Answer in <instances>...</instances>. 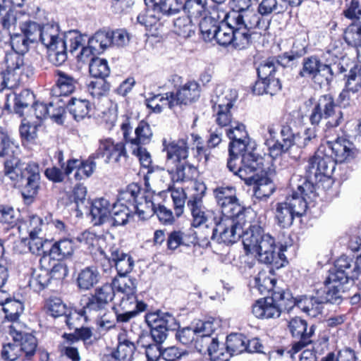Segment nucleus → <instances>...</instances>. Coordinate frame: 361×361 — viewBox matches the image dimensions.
Masks as SVG:
<instances>
[{"label": "nucleus", "instance_id": "57", "mask_svg": "<svg viewBox=\"0 0 361 361\" xmlns=\"http://www.w3.org/2000/svg\"><path fill=\"white\" fill-rule=\"evenodd\" d=\"M219 25L212 18H204L200 23V30L203 39L206 42H211L215 39L216 33L219 27Z\"/></svg>", "mask_w": 361, "mask_h": 361}, {"label": "nucleus", "instance_id": "9", "mask_svg": "<svg viewBox=\"0 0 361 361\" xmlns=\"http://www.w3.org/2000/svg\"><path fill=\"white\" fill-rule=\"evenodd\" d=\"M245 221H236L235 219L220 218L213 231V238L224 243H233L243 236Z\"/></svg>", "mask_w": 361, "mask_h": 361}, {"label": "nucleus", "instance_id": "55", "mask_svg": "<svg viewBox=\"0 0 361 361\" xmlns=\"http://www.w3.org/2000/svg\"><path fill=\"white\" fill-rule=\"evenodd\" d=\"M275 283V280L271 278L266 271H262L255 277L252 286L257 289L261 294H264L273 290Z\"/></svg>", "mask_w": 361, "mask_h": 361}, {"label": "nucleus", "instance_id": "13", "mask_svg": "<svg viewBox=\"0 0 361 361\" xmlns=\"http://www.w3.org/2000/svg\"><path fill=\"white\" fill-rule=\"evenodd\" d=\"M121 130L123 137L127 143L131 147H139L149 144L152 139L153 132L148 123L141 121L135 129V136L130 135L132 128L128 119L121 124Z\"/></svg>", "mask_w": 361, "mask_h": 361}, {"label": "nucleus", "instance_id": "18", "mask_svg": "<svg viewBox=\"0 0 361 361\" xmlns=\"http://www.w3.org/2000/svg\"><path fill=\"white\" fill-rule=\"evenodd\" d=\"M226 18L230 20V25L239 26L249 30L257 27L260 23L259 14L251 7L233 11L231 14L226 16Z\"/></svg>", "mask_w": 361, "mask_h": 361}, {"label": "nucleus", "instance_id": "51", "mask_svg": "<svg viewBox=\"0 0 361 361\" xmlns=\"http://www.w3.org/2000/svg\"><path fill=\"white\" fill-rule=\"evenodd\" d=\"M218 326L219 322L214 319L197 323L195 328L197 333V345L203 342L206 337H212V334Z\"/></svg>", "mask_w": 361, "mask_h": 361}, {"label": "nucleus", "instance_id": "20", "mask_svg": "<svg viewBox=\"0 0 361 361\" xmlns=\"http://www.w3.org/2000/svg\"><path fill=\"white\" fill-rule=\"evenodd\" d=\"M254 316L258 319H275L281 314V307L274 298H265L257 300L252 305Z\"/></svg>", "mask_w": 361, "mask_h": 361}, {"label": "nucleus", "instance_id": "1", "mask_svg": "<svg viewBox=\"0 0 361 361\" xmlns=\"http://www.w3.org/2000/svg\"><path fill=\"white\" fill-rule=\"evenodd\" d=\"M231 140L227 161L228 169L242 180L252 178L258 169V156L254 152L255 143L249 137L245 126L238 121L226 129Z\"/></svg>", "mask_w": 361, "mask_h": 361}, {"label": "nucleus", "instance_id": "60", "mask_svg": "<svg viewBox=\"0 0 361 361\" xmlns=\"http://www.w3.org/2000/svg\"><path fill=\"white\" fill-rule=\"evenodd\" d=\"M96 300L108 306L115 296V290L111 283H105L96 288L93 294L91 295Z\"/></svg>", "mask_w": 361, "mask_h": 361}, {"label": "nucleus", "instance_id": "31", "mask_svg": "<svg viewBox=\"0 0 361 361\" xmlns=\"http://www.w3.org/2000/svg\"><path fill=\"white\" fill-rule=\"evenodd\" d=\"M199 85L195 82H188L183 85L173 94L174 106L177 105H187L195 102L200 97Z\"/></svg>", "mask_w": 361, "mask_h": 361}, {"label": "nucleus", "instance_id": "12", "mask_svg": "<svg viewBox=\"0 0 361 361\" xmlns=\"http://www.w3.org/2000/svg\"><path fill=\"white\" fill-rule=\"evenodd\" d=\"M326 152L331 155L335 164L348 162L357 155V149L353 142L344 137H338L334 141H327L322 145Z\"/></svg>", "mask_w": 361, "mask_h": 361}, {"label": "nucleus", "instance_id": "37", "mask_svg": "<svg viewBox=\"0 0 361 361\" xmlns=\"http://www.w3.org/2000/svg\"><path fill=\"white\" fill-rule=\"evenodd\" d=\"M99 273L96 267H85L78 274V286L82 290H90L99 282Z\"/></svg>", "mask_w": 361, "mask_h": 361}, {"label": "nucleus", "instance_id": "19", "mask_svg": "<svg viewBox=\"0 0 361 361\" xmlns=\"http://www.w3.org/2000/svg\"><path fill=\"white\" fill-rule=\"evenodd\" d=\"M26 183L22 189V195L26 200L32 201L37 195L39 188L40 173L39 165L33 161L29 162L25 168Z\"/></svg>", "mask_w": 361, "mask_h": 361}, {"label": "nucleus", "instance_id": "29", "mask_svg": "<svg viewBox=\"0 0 361 361\" xmlns=\"http://www.w3.org/2000/svg\"><path fill=\"white\" fill-rule=\"evenodd\" d=\"M111 204L105 198L94 200L90 207V215L94 225H101L111 219Z\"/></svg>", "mask_w": 361, "mask_h": 361}, {"label": "nucleus", "instance_id": "16", "mask_svg": "<svg viewBox=\"0 0 361 361\" xmlns=\"http://www.w3.org/2000/svg\"><path fill=\"white\" fill-rule=\"evenodd\" d=\"M194 188L200 192L192 195L188 202V206L191 211L193 218L192 225L194 227H198L205 224L208 218V214L202 205V200L206 190V186L203 183H195Z\"/></svg>", "mask_w": 361, "mask_h": 361}, {"label": "nucleus", "instance_id": "42", "mask_svg": "<svg viewBox=\"0 0 361 361\" xmlns=\"http://www.w3.org/2000/svg\"><path fill=\"white\" fill-rule=\"evenodd\" d=\"M247 338L240 334H231L226 338V353H229L230 357L240 355L246 350Z\"/></svg>", "mask_w": 361, "mask_h": 361}, {"label": "nucleus", "instance_id": "27", "mask_svg": "<svg viewBox=\"0 0 361 361\" xmlns=\"http://www.w3.org/2000/svg\"><path fill=\"white\" fill-rule=\"evenodd\" d=\"M321 290H317L312 296H304L297 301V306L312 317L322 312L323 304Z\"/></svg>", "mask_w": 361, "mask_h": 361}, {"label": "nucleus", "instance_id": "43", "mask_svg": "<svg viewBox=\"0 0 361 361\" xmlns=\"http://www.w3.org/2000/svg\"><path fill=\"white\" fill-rule=\"evenodd\" d=\"M19 152V145L7 133L0 130V157L17 156Z\"/></svg>", "mask_w": 361, "mask_h": 361}, {"label": "nucleus", "instance_id": "10", "mask_svg": "<svg viewBox=\"0 0 361 361\" xmlns=\"http://www.w3.org/2000/svg\"><path fill=\"white\" fill-rule=\"evenodd\" d=\"M145 320L151 328L152 339L159 345L167 338L168 331L176 327L175 318L169 313H149L146 315Z\"/></svg>", "mask_w": 361, "mask_h": 361}, {"label": "nucleus", "instance_id": "47", "mask_svg": "<svg viewBox=\"0 0 361 361\" xmlns=\"http://www.w3.org/2000/svg\"><path fill=\"white\" fill-rule=\"evenodd\" d=\"M111 284L115 290L125 295L135 293L136 283L135 280L126 276H118L114 278Z\"/></svg>", "mask_w": 361, "mask_h": 361}, {"label": "nucleus", "instance_id": "59", "mask_svg": "<svg viewBox=\"0 0 361 361\" xmlns=\"http://www.w3.org/2000/svg\"><path fill=\"white\" fill-rule=\"evenodd\" d=\"M64 341L61 345V351L73 361H79L80 355L78 348L73 345L77 340L75 335L72 334L63 335Z\"/></svg>", "mask_w": 361, "mask_h": 361}, {"label": "nucleus", "instance_id": "30", "mask_svg": "<svg viewBox=\"0 0 361 361\" xmlns=\"http://www.w3.org/2000/svg\"><path fill=\"white\" fill-rule=\"evenodd\" d=\"M23 163L16 156L11 157L4 162V180H10L13 185L25 177Z\"/></svg>", "mask_w": 361, "mask_h": 361}, {"label": "nucleus", "instance_id": "53", "mask_svg": "<svg viewBox=\"0 0 361 361\" xmlns=\"http://www.w3.org/2000/svg\"><path fill=\"white\" fill-rule=\"evenodd\" d=\"M146 305L142 302H138L135 293L123 295L117 307L121 310H129L133 312H142L145 310Z\"/></svg>", "mask_w": 361, "mask_h": 361}, {"label": "nucleus", "instance_id": "32", "mask_svg": "<svg viewBox=\"0 0 361 361\" xmlns=\"http://www.w3.org/2000/svg\"><path fill=\"white\" fill-rule=\"evenodd\" d=\"M10 334L13 341L18 343V346L20 348V354L25 353V355L28 358L35 354L37 348V341L35 336L27 334H23L16 329L14 324L10 326Z\"/></svg>", "mask_w": 361, "mask_h": 361}, {"label": "nucleus", "instance_id": "62", "mask_svg": "<svg viewBox=\"0 0 361 361\" xmlns=\"http://www.w3.org/2000/svg\"><path fill=\"white\" fill-rule=\"evenodd\" d=\"M214 195L219 206L228 202L236 197L235 188L233 186H221L214 190Z\"/></svg>", "mask_w": 361, "mask_h": 361}, {"label": "nucleus", "instance_id": "61", "mask_svg": "<svg viewBox=\"0 0 361 361\" xmlns=\"http://www.w3.org/2000/svg\"><path fill=\"white\" fill-rule=\"evenodd\" d=\"M174 32L185 38L189 37L193 33V25L190 16H182L173 21Z\"/></svg>", "mask_w": 361, "mask_h": 361}, {"label": "nucleus", "instance_id": "64", "mask_svg": "<svg viewBox=\"0 0 361 361\" xmlns=\"http://www.w3.org/2000/svg\"><path fill=\"white\" fill-rule=\"evenodd\" d=\"M344 39L351 46L361 45V23L356 22L349 25L345 31Z\"/></svg>", "mask_w": 361, "mask_h": 361}, {"label": "nucleus", "instance_id": "33", "mask_svg": "<svg viewBox=\"0 0 361 361\" xmlns=\"http://www.w3.org/2000/svg\"><path fill=\"white\" fill-rule=\"evenodd\" d=\"M14 100V111L20 116H23V111L27 108L30 104H32L35 100V95L29 90H23L20 93L6 95V102L5 108L8 111L11 110V106L9 103L10 99Z\"/></svg>", "mask_w": 361, "mask_h": 361}, {"label": "nucleus", "instance_id": "17", "mask_svg": "<svg viewBox=\"0 0 361 361\" xmlns=\"http://www.w3.org/2000/svg\"><path fill=\"white\" fill-rule=\"evenodd\" d=\"M126 150L123 142H115L111 138H105L99 140V145L97 152V157L104 158L106 163H118L122 157H126Z\"/></svg>", "mask_w": 361, "mask_h": 361}, {"label": "nucleus", "instance_id": "8", "mask_svg": "<svg viewBox=\"0 0 361 361\" xmlns=\"http://www.w3.org/2000/svg\"><path fill=\"white\" fill-rule=\"evenodd\" d=\"M31 42L22 33L10 35V45L12 51L6 54L4 62L9 74L23 73L25 64L23 54L28 51Z\"/></svg>", "mask_w": 361, "mask_h": 361}, {"label": "nucleus", "instance_id": "6", "mask_svg": "<svg viewBox=\"0 0 361 361\" xmlns=\"http://www.w3.org/2000/svg\"><path fill=\"white\" fill-rule=\"evenodd\" d=\"M322 118L327 120L326 125L331 128L338 126L343 121V114L337 107L331 94H324L319 97L311 113L310 120L312 125H317Z\"/></svg>", "mask_w": 361, "mask_h": 361}, {"label": "nucleus", "instance_id": "28", "mask_svg": "<svg viewBox=\"0 0 361 361\" xmlns=\"http://www.w3.org/2000/svg\"><path fill=\"white\" fill-rule=\"evenodd\" d=\"M262 158L258 157V169L256 170L252 179L249 180H244L247 184H252V183H257V187L256 189V193L260 197H269L274 190V186L272 181L269 178H258V175L260 172H264L265 173L271 174L270 169L267 171L263 168L262 163Z\"/></svg>", "mask_w": 361, "mask_h": 361}, {"label": "nucleus", "instance_id": "54", "mask_svg": "<svg viewBox=\"0 0 361 361\" xmlns=\"http://www.w3.org/2000/svg\"><path fill=\"white\" fill-rule=\"evenodd\" d=\"M89 71L90 75L94 78L105 79L110 73L107 61L101 58L92 59L89 66Z\"/></svg>", "mask_w": 361, "mask_h": 361}, {"label": "nucleus", "instance_id": "41", "mask_svg": "<svg viewBox=\"0 0 361 361\" xmlns=\"http://www.w3.org/2000/svg\"><path fill=\"white\" fill-rule=\"evenodd\" d=\"M221 210L220 218L235 219L236 221H245L244 207L242 206L238 198H235L226 204L219 206Z\"/></svg>", "mask_w": 361, "mask_h": 361}, {"label": "nucleus", "instance_id": "2", "mask_svg": "<svg viewBox=\"0 0 361 361\" xmlns=\"http://www.w3.org/2000/svg\"><path fill=\"white\" fill-rule=\"evenodd\" d=\"M39 40L48 49V58L55 66L62 65L67 59V49L74 51L85 42V36L77 30L61 34L59 26L47 23L42 26Z\"/></svg>", "mask_w": 361, "mask_h": 361}, {"label": "nucleus", "instance_id": "3", "mask_svg": "<svg viewBox=\"0 0 361 361\" xmlns=\"http://www.w3.org/2000/svg\"><path fill=\"white\" fill-rule=\"evenodd\" d=\"M243 243L246 252L257 255L260 262L274 264L277 268L283 266L281 261L283 254L276 252L274 239L269 233H264L260 226L250 225L243 236Z\"/></svg>", "mask_w": 361, "mask_h": 361}, {"label": "nucleus", "instance_id": "22", "mask_svg": "<svg viewBox=\"0 0 361 361\" xmlns=\"http://www.w3.org/2000/svg\"><path fill=\"white\" fill-rule=\"evenodd\" d=\"M56 74L57 79L56 85L51 89V95L54 97L60 98L61 96H68L72 94L78 84L77 79L61 71H57Z\"/></svg>", "mask_w": 361, "mask_h": 361}, {"label": "nucleus", "instance_id": "45", "mask_svg": "<svg viewBox=\"0 0 361 361\" xmlns=\"http://www.w3.org/2000/svg\"><path fill=\"white\" fill-rule=\"evenodd\" d=\"M275 215L278 223L282 227L286 228L292 225L293 219L296 216V213L293 212L284 201L276 204Z\"/></svg>", "mask_w": 361, "mask_h": 361}, {"label": "nucleus", "instance_id": "26", "mask_svg": "<svg viewBox=\"0 0 361 361\" xmlns=\"http://www.w3.org/2000/svg\"><path fill=\"white\" fill-rule=\"evenodd\" d=\"M298 57V55L286 53L280 57L277 62H275L273 59L264 61L257 68L259 78L263 80L274 78V74L276 71V63L281 64L283 67L289 66V63L293 61Z\"/></svg>", "mask_w": 361, "mask_h": 361}, {"label": "nucleus", "instance_id": "23", "mask_svg": "<svg viewBox=\"0 0 361 361\" xmlns=\"http://www.w3.org/2000/svg\"><path fill=\"white\" fill-rule=\"evenodd\" d=\"M110 255L104 254L109 261L114 263L118 276H126L134 267V260L129 255L121 251L118 247L109 250Z\"/></svg>", "mask_w": 361, "mask_h": 361}, {"label": "nucleus", "instance_id": "14", "mask_svg": "<svg viewBox=\"0 0 361 361\" xmlns=\"http://www.w3.org/2000/svg\"><path fill=\"white\" fill-rule=\"evenodd\" d=\"M288 329L293 337L300 338L293 345L292 350L295 353L311 343L310 338L314 333V326L312 325L308 329L307 322L300 317H295L290 320Z\"/></svg>", "mask_w": 361, "mask_h": 361}, {"label": "nucleus", "instance_id": "11", "mask_svg": "<svg viewBox=\"0 0 361 361\" xmlns=\"http://www.w3.org/2000/svg\"><path fill=\"white\" fill-rule=\"evenodd\" d=\"M360 274L361 268L357 261L343 255L336 260L334 267L329 271L328 276L331 281L348 283L350 280L357 279Z\"/></svg>", "mask_w": 361, "mask_h": 361}, {"label": "nucleus", "instance_id": "21", "mask_svg": "<svg viewBox=\"0 0 361 361\" xmlns=\"http://www.w3.org/2000/svg\"><path fill=\"white\" fill-rule=\"evenodd\" d=\"M237 97L238 93L235 90L219 85L212 97V108L231 109Z\"/></svg>", "mask_w": 361, "mask_h": 361}, {"label": "nucleus", "instance_id": "63", "mask_svg": "<svg viewBox=\"0 0 361 361\" xmlns=\"http://www.w3.org/2000/svg\"><path fill=\"white\" fill-rule=\"evenodd\" d=\"M182 8L188 16L200 17L206 11V0H187L184 4H183Z\"/></svg>", "mask_w": 361, "mask_h": 361}, {"label": "nucleus", "instance_id": "44", "mask_svg": "<svg viewBox=\"0 0 361 361\" xmlns=\"http://www.w3.org/2000/svg\"><path fill=\"white\" fill-rule=\"evenodd\" d=\"M74 245L72 240L64 238L56 242L50 249V255L53 258L61 259L72 255Z\"/></svg>", "mask_w": 361, "mask_h": 361}, {"label": "nucleus", "instance_id": "49", "mask_svg": "<svg viewBox=\"0 0 361 361\" xmlns=\"http://www.w3.org/2000/svg\"><path fill=\"white\" fill-rule=\"evenodd\" d=\"M89 43L95 52L103 51L107 47L112 46L111 32H97L92 37L89 38Z\"/></svg>", "mask_w": 361, "mask_h": 361}, {"label": "nucleus", "instance_id": "34", "mask_svg": "<svg viewBox=\"0 0 361 361\" xmlns=\"http://www.w3.org/2000/svg\"><path fill=\"white\" fill-rule=\"evenodd\" d=\"M346 283L341 281H331L329 276H327L324 281L325 290L322 292V297L324 303L340 304L342 301L343 292V286Z\"/></svg>", "mask_w": 361, "mask_h": 361}, {"label": "nucleus", "instance_id": "39", "mask_svg": "<svg viewBox=\"0 0 361 361\" xmlns=\"http://www.w3.org/2000/svg\"><path fill=\"white\" fill-rule=\"evenodd\" d=\"M0 310L3 312L6 319L16 322L23 310V305L19 300L9 299L6 293L4 300L0 302Z\"/></svg>", "mask_w": 361, "mask_h": 361}, {"label": "nucleus", "instance_id": "36", "mask_svg": "<svg viewBox=\"0 0 361 361\" xmlns=\"http://www.w3.org/2000/svg\"><path fill=\"white\" fill-rule=\"evenodd\" d=\"M146 105L155 113H160L164 108L174 107L173 93L167 92L164 94H152L146 98Z\"/></svg>", "mask_w": 361, "mask_h": 361}, {"label": "nucleus", "instance_id": "38", "mask_svg": "<svg viewBox=\"0 0 361 361\" xmlns=\"http://www.w3.org/2000/svg\"><path fill=\"white\" fill-rule=\"evenodd\" d=\"M107 306L100 302L92 295L84 303L82 308V313L84 316V321L95 320L101 317L106 312Z\"/></svg>", "mask_w": 361, "mask_h": 361}, {"label": "nucleus", "instance_id": "25", "mask_svg": "<svg viewBox=\"0 0 361 361\" xmlns=\"http://www.w3.org/2000/svg\"><path fill=\"white\" fill-rule=\"evenodd\" d=\"M136 350L135 343L131 341L126 331L118 335V345L112 352V357L118 361H131Z\"/></svg>", "mask_w": 361, "mask_h": 361}, {"label": "nucleus", "instance_id": "56", "mask_svg": "<svg viewBox=\"0 0 361 361\" xmlns=\"http://www.w3.org/2000/svg\"><path fill=\"white\" fill-rule=\"evenodd\" d=\"M19 28L31 43L39 40L42 27L38 23L31 20L20 22Z\"/></svg>", "mask_w": 361, "mask_h": 361}, {"label": "nucleus", "instance_id": "7", "mask_svg": "<svg viewBox=\"0 0 361 361\" xmlns=\"http://www.w3.org/2000/svg\"><path fill=\"white\" fill-rule=\"evenodd\" d=\"M291 195L286 197L285 202L291 208L296 216H302L307 208L306 197L313 192L314 185L305 178L294 175L290 180Z\"/></svg>", "mask_w": 361, "mask_h": 361}, {"label": "nucleus", "instance_id": "50", "mask_svg": "<svg viewBox=\"0 0 361 361\" xmlns=\"http://www.w3.org/2000/svg\"><path fill=\"white\" fill-rule=\"evenodd\" d=\"M233 26V35L231 45L235 49H245L249 45L250 42V30L239 26Z\"/></svg>", "mask_w": 361, "mask_h": 361}, {"label": "nucleus", "instance_id": "15", "mask_svg": "<svg viewBox=\"0 0 361 361\" xmlns=\"http://www.w3.org/2000/svg\"><path fill=\"white\" fill-rule=\"evenodd\" d=\"M162 145L163 152L166 153V165L171 166L177 162L187 160L189 147L186 140H172L164 137L162 140Z\"/></svg>", "mask_w": 361, "mask_h": 361}, {"label": "nucleus", "instance_id": "40", "mask_svg": "<svg viewBox=\"0 0 361 361\" xmlns=\"http://www.w3.org/2000/svg\"><path fill=\"white\" fill-rule=\"evenodd\" d=\"M132 210L129 206L121 202H115L112 205L109 223L112 226H122L125 225L129 217Z\"/></svg>", "mask_w": 361, "mask_h": 361}, {"label": "nucleus", "instance_id": "24", "mask_svg": "<svg viewBox=\"0 0 361 361\" xmlns=\"http://www.w3.org/2000/svg\"><path fill=\"white\" fill-rule=\"evenodd\" d=\"M167 172L171 175V180L176 183L192 180L196 174V169L188 161L177 162L171 166L166 165Z\"/></svg>", "mask_w": 361, "mask_h": 361}, {"label": "nucleus", "instance_id": "4", "mask_svg": "<svg viewBox=\"0 0 361 361\" xmlns=\"http://www.w3.org/2000/svg\"><path fill=\"white\" fill-rule=\"evenodd\" d=\"M338 68L339 64L336 62L323 63L317 56H310L304 59L300 75L311 78L321 87L328 86L334 79L335 70Z\"/></svg>", "mask_w": 361, "mask_h": 361}, {"label": "nucleus", "instance_id": "35", "mask_svg": "<svg viewBox=\"0 0 361 361\" xmlns=\"http://www.w3.org/2000/svg\"><path fill=\"white\" fill-rule=\"evenodd\" d=\"M203 342L197 345L200 346V350L202 351L204 348L209 353L211 360L213 361H228L230 360L229 353H226L223 348H219V342L216 337H206Z\"/></svg>", "mask_w": 361, "mask_h": 361}, {"label": "nucleus", "instance_id": "48", "mask_svg": "<svg viewBox=\"0 0 361 361\" xmlns=\"http://www.w3.org/2000/svg\"><path fill=\"white\" fill-rule=\"evenodd\" d=\"M133 208L141 219L152 216L155 214L156 209L151 199L144 195L139 197V200L135 202Z\"/></svg>", "mask_w": 361, "mask_h": 361}, {"label": "nucleus", "instance_id": "52", "mask_svg": "<svg viewBox=\"0 0 361 361\" xmlns=\"http://www.w3.org/2000/svg\"><path fill=\"white\" fill-rule=\"evenodd\" d=\"M66 102L61 98L54 97L53 100L49 103L48 116L57 123H63L66 112Z\"/></svg>", "mask_w": 361, "mask_h": 361}, {"label": "nucleus", "instance_id": "58", "mask_svg": "<svg viewBox=\"0 0 361 361\" xmlns=\"http://www.w3.org/2000/svg\"><path fill=\"white\" fill-rule=\"evenodd\" d=\"M50 280L49 271L41 269L34 272L29 281V286L34 291L39 292L48 286Z\"/></svg>", "mask_w": 361, "mask_h": 361}, {"label": "nucleus", "instance_id": "46", "mask_svg": "<svg viewBox=\"0 0 361 361\" xmlns=\"http://www.w3.org/2000/svg\"><path fill=\"white\" fill-rule=\"evenodd\" d=\"M68 104L69 111L75 120L80 121L88 116L90 105L87 100L72 99Z\"/></svg>", "mask_w": 361, "mask_h": 361}, {"label": "nucleus", "instance_id": "5", "mask_svg": "<svg viewBox=\"0 0 361 361\" xmlns=\"http://www.w3.org/2000/svg\"><path fill=\"white\" fill-rule=\"evenodd\" d=\"M336 169L335 161L322 145L318 148L314 155L310 158L306 167L307 180L319 182L324 178H330Z\"/></svg>", "mask_w": 361, "mask_h": 361}]
</instances>
